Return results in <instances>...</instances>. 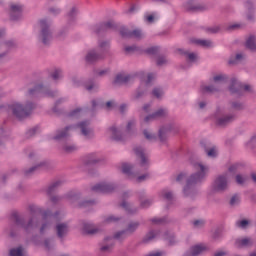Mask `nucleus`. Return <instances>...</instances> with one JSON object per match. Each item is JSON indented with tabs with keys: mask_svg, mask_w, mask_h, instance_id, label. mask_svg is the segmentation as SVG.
<instances>
[{
	"mask_svg": "<svg viewBox=\"0 0 256 256\" xmlns=\"http://www.w3.org/2000/svg\"><path fill=\"white\" fill-rule=\"evenodd\" d=\"M193 168L195 173L190 175V177L186 181V185L183 188L184 197H188L189 199H195L197 197V187L198 183H202L205 181L207 174L209 173V166L196 162L193 164Z\"/></svg>",
	"mask_w": 256,
	"mask_h": 256,
	"instance_id": "1",
	"label": "nucleus"
},
{
	"mask_svg": "<svg viewBox=\"0 0 256 256\" xmlns=\"http://www.w3.org/2000/svg\"><path fill=\"white\" fill-rule=\"evenodd\" d=\"M75 129H79L81 135L85 137V139H91L93 137V129L91 128V123L89 121H82L77 126H66L58 131L54 136L56 141H61V139H67L71 137V133L75 131Z\"/></svg>",
	"mask_w": 256,
	"mask_h": 256,
	"instance_id": "2",
	"label": "nucleus"
},
{
	"mask_svg": "<svg viewBox=\"0 0 256 256\" xmlns=\"http://www.w3.org/2000/svg\"><path fill=\"white\" fill-rule=\"evenodd\" d=\"M0 109L10 111L17 119H25L26 117H29L31 113H33V109H35V103L27 101L23 105L20 102H14L10 105L0 106Z\"/></svg>",
	"mask_w": 256,
	"mask_h": 256,
	"instance_id": "3",
	"label": "nucleus"
},
{
	"mask_svg": "<svg viewBox=\"0 0 256 256\" xmlns=\"http://www.w3.org/2000/svg\"><path fill=\"white\" fill-rule=\"evenodd\" d=\"M40 32L38 34V41L43 45H49L53 39V33L51 32V23L46 19L39 21Z\"/></svg>",
	"mask_w": 256,
	"mask_h": 256,
	"instance_id": "4",
	"label": "nucleus"
},
{
	"mask_svg": "<svg viewBox=\"0 0 256 256\" xmlns=\"http://www.w3.org/2000/svg\"><path fill=\"white\" fill-rule=\"evenodd\" d=\"M229 189V174L218 175L211 184L212 193H225Z\"/></svg>",
	"mask_w": 256,
	"mask_h": 256,
	"instance_id": "5",
	"label": "nucleus"
},
{
	"mask_svg": "<svg viewBox=\"0 0 256 256\" xmlns=\"http://www.w3.org/2000/svg\"><path fill=\"white\" fill-rule=\"evenodd\" d=\"M61 214L59 212L51 213V211H46L42 214V221L40 227V233H45V231H49L51 229V223L53 221H59L61 219Z\"/></svg>",
	"mask_w": 256,
	"mask_h": 256,
	"instance_id": "6",
	"label": "nucleus"
},
{
	"mask_svg": "<svg viewBox=\"0 0 256 256\" xmlns=\"http://www.w3.org/2000/svg\"><path fill=\"white\" fill-rule=\"evenodd\" d=\"M122 171L123 173L128 175V177L132 179V181H135V183H143V181L149 179V173L139 176V172H137V170H135V167H133V165L131 164H123Z\"/></svg>",
	"mask_w": 256,
	"mask_h": 256,
	"instance_id": "7",
	"label": "nucleus"
},
{
	"mask_svg": "<svg viewBox=\"0 0 256 256\" xmlns=\"http://www.w3.org/2000/svg\"><path fill=\"white\" fill-rule=\"evenodd\" d=\"M216 123L220 127H227L230 123H233L237 119V115L234 112L223 113L221 109H218L215 113Z\"/></svg>",
	"mask_w": 256,
	"mask_h": 256,
	"instance_id": "8",
	"label": "nucleus"
},
{
	"mask_svg": "<svg viewBox=\"0 0 256 256\" xmlns=\"http://www.w3.org/2000/svg\"><path fill=\"white\" fill-rule=\"evenodd\" d=\"M226 79L227 77L222 74L214 76L212 79L214 84L209 86L202 84L200 86L201 93H217V91H219V85H221V83H225Z\"/></svg>",
	"mask_w": 256,
	"mask_h": 256,
	"instance_id": "9",
	"label": "nucleus"
},
{
	"mask_svg": "<svg viewBox=\"0 0 256 256\" xmlns=\"http://www.w3.org/2000/svg\"><path fill=\"white\" fill-rule=\"evenodd\" d=\"M18 229H23L26 233L33 231L39 227V218L33 216L29 221L25 222L23 218H16V225Z\"/></svg>",
	"mask_w": 256,
	"mask_h": 256,
	"instance_id": "10",
	"label": "nucleus"
},
{
	"mask_svg": "<svg viewBox=\"0 0 256 256\" xmlns=\"http://www.w3.org/2000/svg\"><path fill=\"white\" fill-rule=\"evenodd\" d=\"M8 13L11 21H20V19H23V4L11 2L9 4Z\"/></svg>",
	"mask_w": 256,
	"mask_h": 256,
	"instance_id": "11",
	"label": "nucleus"
},
{
	"mask_svg": "<svg viewBox=\"0 0 256 256\" xmlns=\"http://www.w3.org/2000/svg\"><path fill=\"white\" fill-rule=\"evenodd\" d=\"M37 93H43L46 97H55V95H57V92H49L42 84H38L28 90L26 97L27 99H33Z\"/></svg>",
	"mask_w": 256,
	"mask_h": 256,
	"instance_id": "12",
	"label": "nucleus"
},
{
	"mask_svg": "<svg viewBox=\"0 0 256 256\" xmlns=\"http://www.w3.org/2000/svg\"><path fill=\"white\" fill-rule=\"evenodd\" d=\"M115 189V185L107 182H101L92 187L94 193H111Z\"/></svg>",
	"mask_w": 256,
	"mask_h": 256,
	"instance_id": "13",
	"label": "nucleus"
},
{
	"mask_svg": "<svg viewBox=\"0 0 256 256\" xmlns=\"http://www.w3.org/2000/svg\"><path fill=\"white\" fill-rule=\"evenodd\" d=\"M15 47V42L12 40H5L0 42V60L5 59L9 54V51Z\"/></svg>",
	"mask_w": 256,
	"mask_h": 256,
	"instance_id": "14",
	"label": "nucleus"
},
{
	"mask_svg": "<svg viewBox=\"0 0 256 256\" xmlns=\"http://www.w3.org/2000/svg\"><path fill=\"white\" fill-rule=\"evenodd\" d=\"M68 198L70 199V203H77L76 206L80 208L91 207V205H95V201L93 200H87L83 202L79 201V196L76 193H70Z\"/></svg>",
	"mask_w": 256,
	"mask_h": 256,
	"instance_id": "15",
	"label": "nucleus"
},
{
	"mask_svg": "<svg viewBox=\"0 0 256 256\" xmlns=\"http://www.w3.org/2000/svg\"><path fill=\"white\" fill-rule=\"evenodd\" d=\"M251 91V86L247 84H242L239 82L237 79L233 78L231 80V86H230V91L231 93H239V91Z\"/></svg>",
	"mask_w": 256,
	"mask_h": 256,
	"instance_id": "16",
	"label": "nucleus"
},
{
	"mask_svg": "<svg viewBox=\"0 0 256 256\" xmlns=\"http://www.w3.org/2000/svg\"><path fill=\"white\" fill-rule=\"evenodd\" d=\"M120 34L122 35V37H133L134 39H143V37H145V34L143 33V31L139 29L129 31L127 30V28H122L120 30Z\"/></svg>",
	"mask_w": 256,
	"mask_h": 256,
	"instance_id": "17",
	"label": "nucleus"
},
{
	"mask_svg": "<svg viewBox=\"0 0 256 256\" xmlns=\"http://www.w3.org/2000/svg\"><path fill=\"white\" fill-rule=\"evenodd\" d=\"M134 153L137 157H139L141 159V167H143V169H147V165H149V158H147V155L145 154V150H143L141 148V146H136L134 148Z\"/></svg>",
	"mask_w": 256,
	"mask_h": 256,
	"instance_id": "18",
	"label": "nucleus"
},
{
	"mask_svg": "<svg viewBox=\"0 0 256 256\" xmlns=\"http://www.w3.org/2000/svg\"><path fill=\"white\" fill-rule=\"evenodd\" d=\"M117 24L113 21L104 22L102 24H97L93 27L94 33H101L103 31H109L111 29H115Z\"/></svg>",
	"mask_w": 256,
	"mask_h": 256,
	"instance_id": "19",
	"label": "nucleus"
},
{
	"mask_svg": "<svg viewBox=\"0 0 256 256\" xmlns=\"http://www.w3.org/2000/svg\"><path fill=\"white\" fill-rule=\"evenodd\" d=\"M168 111L166 108H160L153 114H150L144 118V123H151V121H155V119H161V117H165Z\"/></svg>",
	"mask_w": 256,
	"mask_h": 256,
	"instance_id": "20",
	"label": "nucleus"
},
{
	"mask_svg": "<svg viewBox=\"0 0 256 256\" xmlns=\"http://www.w3.org/2000/svg\"><path fill=\"white\" fill-rule=\"evenodd\" d=\"M178 53L182 55L189 63H197L199 61V54L194 52H189V50L178 49Z\"/></svg>",
	"mask_w": 256,
	"mask_h": 256,
	"instance_id": "21",
	"label": "nucleus"
},
{
	"mask_svg": "<svg viewBox=\"0 0 256 256\" xmlns=\"http://www.w3.org/2000/svg\"><path fill=\"white\" fill-rule=\"evenodd\" d=\"M103 59H105V56L95 49L90 50L86 55L87 63H97V61H103Z\"/></svg>",
	"mask_w": 256,
	"mask_h": 256,
	"instance_id": "22",
	"label": "nucleus"
},
{
	"mask_svg": "<svg viewBox=\"0 0 256 256\" xmlns=\"http://www.w3.org/2000/svg\"><path fill=\"white\" fill-rule=\"evenodd\" d=\"M100 231L101 229L92 223L84 222L82 224V232L84 235H97Z\"/></svg>",
	"mask_w": 256,
	"mask_h": 256,
	"instance_id": "23",
	"label": "nucleus"
},
{
	"mask_svg": "<svg viewBox=\"0 0 256 256\" xmlns=\"http://www.w3.org/2000/svg\"><path fill=\"white\" fill-rule=\"evenodd\" d=\"M205 251H207V246L203 245V244H198L195 246H192L190 248V251L186 252V256H199V255H203V253H205Z\"/></svg>",
	"mask_w": 256,
	"mask_h": 256,
	"instance_id": "24",
	"label": "nucleus"
},
{
	"mask_svg": "<svg viewBox=\"0 0 256 256\" xmlns=\"http://www.w3.org/2000/svg\"><path fill=\"white\" fill-rule=\"evenodd\" d=\"M108 135H110L114 141H123V132L121 131V128L117 126H111L108 129Z\"/></svg>",
	"mask_w": 256,
	"mask_h": 256,
	"instance_id": "25",
	"label": "nucleus"
},
{
	"mask_svg": "<svg viewBox=\"0 0 256 256\" xmlns=\"http://www.w3.org/2000/svg\"><path fill=\"white\" fill-rule=\"evenodd\" d=\"M56 233L59 239H63L69 233V225L67 223L56 224Z\"/></svg>",
	"mask_w": 256,
	"mask_h": 256,
	"instance_id": "26",
	"label": "nucleus"
},
{
	"mask_svg": "<svg viewBox=\"0 0 256 256\" xmlns=\"http://www.w3.org/2000/svg\"><path fill=\"white\" fill-rule=\"evenodd\" d=\"M131 81V75L126 73L117 74L114 79V85H123L125 83H129Z\"/></svg>",
	"mask_w": 256,
	"mask_h": 256,
	"instance_id": "27",
	"label": "nucleus"
},
{
	"mask_svg": "<svg viewBox=\"0 0 256 256\" xmlns=\"http://www.w3.org/2000/svg\"><path fill=\"white\" fill-rule=\"evenodd\" d=\"M109 49H111V44L109 43V41H99L98 42V47H97V52L104 55H107V53H109Z\"/></svg>",
	"mask_w": 256,
	"mask_h": 256,
	"instance_id": "28",
	"label": "nucleus"
},
{
	"mask_svg": "<svg viewBox=\"0 0 256 256\" xmlns=\"http://www.w3.org/2000/svg\"><path fill=\"white\" fill-rule=\"evenodd\" d=\"M141 209H147L153 205V199L145 198V192L139 193Z\"/></svg>",
	"mask_w": 256,
	"mask_h": 256,
	"instance_id": "29",
	"label": "nucleus"
},
{
	"mask_svg": "<svg viewBox=\"0 0 256 256\" xmlns=\"http://www.w3.org/2000/svg\"><path fill=\"white\" fill-rule=\"evenodd\" d=\"M253 243L251 238H240L235 241V246L241 249V247H252Z\"/></svg>",
	"mask_w": 256,
	"mask_h": 256,
	"instance_id": "30",
	"label": "nucleus"
},
{
	"mask_svg": "<svg viewBox=\"0 0 256 256\" xmlns=\"http://www.w3.org/2000/svg\"><path fill=\"white\" fill-rule=\"evenodd\" d=\"M104 243L105 245H103L100 249L103 252H107L113 249V246L115 245V240H113V237H106L104 239Z\"/></svg>",
	"mask_w": 256,
	"mask_h": 256,
	"instance_id": "31",
	"label": "nucleus"
},
{
	"mask_svg": "<svg viewBox=\"0 0 256 256\" xmlns=\"http://www.w3.org/2000/svg\"><path fill=\"white\" fill-rule=\"evenodd\" d=\"M246 49H249L250 51H256V37L253 35H250L246 39Z\"/></svg>",
	"mask_w": 256,
	"mask_h": 256,
	"instance_id": "32",
	"label": "nucleus"
},
{
	"mask_svg": "<svg viewBox=\"0 0 256 256\" xmlns=\"http://www.w3.org/2000/svg\"><path fill=\"white\" fill-rule=\"evenodd\" d=\"M127 237H129V234L127 232V230H121L118 231L114 234V236L112 237L113 241H125V239H127Z\"/></svg>",
	"mask_w": 256,
	"mask_h": 256,
	"instance_id": "33",
	"label": "nucleus"
},
{
	"mask_svg": "<svg viewBox=\"0 0 256 256\" xmlns=\"http://www.w3.org/2000/svg\"><path fill=\"white\" fill-rule=\"evenodd\" d=\"M245 59V55L243 53L236 54L235 57H231L228 61L229 65H237V63H241Z\"/></svg>",
	"mask_w": 256,
	"mask_h": 256,
	"instance_id": "34",
	"label": "nucleus"
},
{
	"mask_svg": "<svg viewBox=\"0 0 256 256\" xmlns=\"http://www.w3.org/2000/svg\"><path fill=\"white\" fill-rule=\"evenodd\" d=\"M143 135L147 141L153 142L157 141V135H155L151 130L145 129L143 130Z\"/></svg>",
	"mask_w": 256,
	"mask_h": 256,
	"instance_id": "35",
	"label": "nucleus"
},
{
	"mask_svg": "<svg viewBox=\"0 0 256 256\" xmlns=\"http://www.w3.org/2000/svg\"><path fill=\"white\" fill-rule=\"evenodd\" d=\"M139 222H131L128 224L126 232L128 235H133L137 229H139Z\"/></svg>",
	"mask_w": 256,
	"mask_h": 256,
	"instance_id": "36",
	"label": "nucleus"
},
{
	"mask_svg": "<svg viewBox=\"0 0 256 256\" xmlns=\"http://www.w3.org/2000/svg\"><path fill=\"white\" fill-rule=\"evenodd\" d=\"M158 234L159 233L155 231L148 232L143 238V243H151V241H153Z\"/></svg>",
	"mask_w": 256,
	"mask_h": 256,
	"instance_id": "37",
	"label": "nucleus"
},
{
	"mask_svg": "<svg viewBox=\"0 0 256 256\" xmlns=\"http://www.w3.org/2000/svg\"><path fill=\"white\" fill-rule=\"evenodd\" d=\"M10 256H25V249L23 247L13 248L9 252Z\"/></svg>",
	"mask_w": 256,
	"mask_h": 256,
	"instance_id": "38",
	"label": "nucleus"
},
{
	"mask_svg": "<svg viewBox=\"0 0 256 256\" xmlns=\"http://www.w3.org/2000/svg\"><path fill=\"white\" fill-rule=\"evenodd\" d=\"M84 109L81 107H76L72 111L69 112L68 116L69 117H81L84 113Z\"/></svg>",
	"mask_w": 256,
	"mask_h": 256,
	"instance_id": "39",
	"label": "nucleus"
},
{
	"mask_svg": "<svg viewBox=\"0 0 256 256\" xmlns=\"http://www.w3.org/2000/svg\"><path fill=\"white\" fill-rule=\"evenodd\" d=\"M162 199H165L166 201H173V199H175V196L173 195V192L169 191V190H163L160 193Z\"/></svg>",
	"mask_w": 256,
	"mask_h": 256,
	"instance_id": "40",
	"label": "nucleus"
},
{
	"mask_svg": "<svg viewBox=\"0 0 256 256\" xmlns=\"http://www.w3.org/2000/svg\"><path fill=\"white\" fill-rule=\"evenodd\" d=\"M247 181H249V176H247L245 174L236 175V183L238 185H245V183H247Z\"/></svg>",
	"mask_w": 256,
	"mask_h": 256,
	"instance_id": "41",
	"label": "nucleus"
},
{
	"mask_svg": "<svg viewBox=\"0 0 256 256\" xmlns=\"http://www.w3.org/2000/svg\"><path fill=\"white\" fill-rule=\"evenodd\" d=\"M62 149L65 153H75L79 148L75 144H65Z\"/></svg>",
	"mask_w": 256,
	"mask_h": 256,
	"instance_id": "42",
	"label": "nucleus"
},
{
	"mask_svg": "<svg viewBox=\"0 0 256 256\" xmlns=\"http://www.w3.org/2000/svg\"><path fill=\"white\" fill-rule=\"evenodd\" d=\"M167 133H169V129L163 127L159 130V139L161 143H165L167 141Z\"/></svg>",
	"mask_w": 256,
	"mask_h": 256,
	"instance_id": "43",
	"label": "nucleus"
},
{
	"mask_svg": "<svg viewBox=\"0 0 256 256\" xmlns=\"http://www.w3.org/2000/svg\"><path fill=\"white\" fill-rule=\"evenodd\" d=\"M196 45H200V47H213V42L211 40H194Z\"/></svg>",
	"mask_w": 256,
	"mask_h": 256,
	"instance_id": "44",
	"label": "nucleus"
},
{
	"mask_svg": "<svg viewBox=\"0 0 256 256\" xmlns=\"http://www.w3.org/2000/svg\"><path fill=\"white\" fill-rule=\"evenodd\" d=\"M62 77H63V70H61V69H56L51 74V78L54 81H59V80H61Z\"/></svg>",
	"mask_w": 256,
	"mask_h": 256,
	"instance_id": "45",
	"label": "nucleus"
},
{
	"mask_svg": "<svg viewBox=\"0 0 256 256\" xmlns=\"http://www.w3.org/2000/svg\"><path fill=\"white\" fill-rule=\"evenodd\" d=\"M204 151L208 157L213 158V157L217 156V148L216 147H211V148L204 147Z\"/></svg>",
	"mask_w": 256,
	"mask_h": 256,
	"instance_id": "46",
	"label": "nucleus"
},
{
	"mask_svg": "<svg viewBox=\"0 0 256 256\" xmlns=\"http://www.w3.org/2000/svg\"><path fill=\"white\" fill-rule=\"evenodd\" d=\"M135 127H136V122L134 120L129 121L126 127V132L129 135H131V133H135Z\"/></svg>",
	"mask_w": 256,
	"mask_h": 256,
	"instance_id": "47",
	"label": "nucleus"
},
{
	"mask_svg": "<svg viewBox=\"0 0 256 256\" xmlns=\"http://www.w3.org/2000/svg\"><path fill=\"white\" fill-rule=\"evenodd\" d=\"M192 225L194 229H203V227H205V220L203 219L194 220L192 221Z\"/></svg>",
	"mask_w": 256,
	"mask_h": 256,
	"instance_id": "48",
	"label": "nucleus"
},
{
	"mask_svg": "<svg viewBox=\"0 0 256 256\" xmlns=\"http://www.w3.org/2000/svg\"><path fill=\"white\" fill-rule=\"evenodd\" d=\"M241 203V196H239L238 194L233 195L230 199V205L232 207H235L237 205H239Z\"/></svg>",
	"mask_w": 256,
	"mask_h": 256,
	"instance_id": "49",
	"label": "nucleus"
},
{
	"mask_svg": "<svg viewBox=\"0 0 256 256\" xmlns=\"http://www.w3.org/2000/svg\"><path fill=\"white\" fill-rule=\"evenodd\" d=\"M60 184L61 182L59 181L52 183L47 189L48 195L55 193V191H57V187H59Z\"/></svg>",
	"mask_w": 256,
	"mask_h": 256,
	"instance_id": "50",
	"label": "nucleus"
},
{
	"mask_svg": "<svg viewBox=\"0 0 256 256\" xmlns=\"http://www.w3.org/2000/svg\"><path fill=\"white\" fill-rule=\"evenodd\" d=\"M43 165H45V163H40V164H38L36 166L31 167L28 170H25L24 173H25L26 176H29V175L35 173V171H37L39 169V167H43Z\"/></svg>",
	"mask_w": 256,
	"mask_h": 256,
	"instance_id": "51",
	"label": "nucleus"
},
{
	"mask_svg": "<svg viewBox=\"0 0 256 256\" xmlns=\"http://www.w3.org/2000/svg\"><path fill=\"white\" fill-rule=\"evenodd\" d=\"M152 95L156 97V99H161V97H163V89L154 88L152 91Z\"/></svg>",
	"mask_w": 256,
	"mask_h": 256,
	"instance_id": "52",
	"label": "nucleus"
},
{
	"mask_svg": "<svg viewBox=\"0 0 256 256\" xmlns=\"http://www.w3.org/2000/svg\"><path fill=\"white\" fill-rule=\"evenodd\" d=\"M121 206L123 207V209H125L126 211H128V213H136L137 212V209H133L131 207V205L127 202H123L121 204Z\"/></svg>",
	"mask_w": 256,
	"mask_h": 256,
	"instance_id": "53",
	"label": "nucleus"
},
{
	"mask_svg": "<svg viewBox=\"0 0 256 256\" xmlns=\"http://www.w3.org/2000/svg\"><path fill=\"white\" fill-rule=\"evenodd\" d=\"M77 13H79V9H77V7H72L68 12L69 19H75V17H77Z\"/></svg>",
	"mask_w": 256,
	"mask_h": 256,
	"instance_id": "54",
	"label": "nucleus"
},
{
	"mask_svg": "<svg viewBox=\"0 0 256 256\" xmlns=\"http://www.w3.org/2000/svg\"><path fill=\"white\" fill-rule=\"evenodd\" d=\"M247 225H249V221L247 220H239L236 222V227L240 229H247Z\"/></svg>",
	"mask_w": 256,
	"mask_h": 256,
	"instance_id": "55",
	"label": "nucleus"
},
{
	"mask_svg": "<svg viewBox=\"0 0 256 256\" xmlns=\"http://www.w3.org/2000/svg\"><path fill=\"white\" fill-rule=\"evenodd\" d=\"M165 239H166V241L169 242V245H174L175 244V236H173L172 233L167 232L165 234Z\"/></svg>",
	"mask_w": 256,
	"mask_h": 256,
	"instance_id": "56",
	"label": "nucleus"
},
{
	"mask_svg": "<svg viewBox=\"0 0 256 256\" xmlns=\"http://www.w3.org/2000/svg\"><path fill=\"white\" fill-rule=\"evenodd\" d=\"M55 245V243L53 242V240L51 239H46L44 241V247L47 251H49L51 249V247H53Z\"/></svg>",
	"mask_w": 256,
	"mask_h": 256,
	"instance_id": "57",
	"label": "nucleus"
},
{
	"mask_svg": "<svg viewBox=\"0 0 256 256\" xmlns=\"http://www.w3.org/2000/svg\"><path fill=\"white\" fill-rule=\"evenodd\" d=\"M230 173H237V171H241V164H233L229 167Z\"/></svg>",
	"mask_w": 256,
	"mask_h": 256,
	"instance_id": "58",
	"label": "nucleus"
},
{
	"mask_svg": "<svg viewBox=\"0 0 256 256\" xmlns=\"http://www.w3.org/2000/svg\"><path fill=\"white\" fill-rule=\"evenodd\" d=\"M145 256H167V254L165 253V251H152Z\"/></svg>",
	"mask_w": 256,
	"mask_h": 256,
	"instance_id": "59",
	"label": "nucleus"
},
{
	"mask_svg": "<svg viewBox=\"0 0 256 256\" xmlns=\"http://www.w3.org/2000/svg\"><path fill=\"white\" fill-rule=\"evenodd\" d=\"M117 221H119V217H115V216H113V215L108 216V217L105 219V223H117Z\"/></svg>",
	"mask_w": 256,
	"mask_h": 256,
	"instance_id": "60",
	"label": "nucleus"
},
{
	"mask_svg": "<svg viewBox=\"0 0 256 256\" xmlns=\"http://www.w3.org/2000/svg\"><path fill=\"white\" fill-rule=\"evenodd\" d=\"M167 63H168V60H167V58H165V57H159V58L157 59V65H159V66H161V65H167Z\"/></svg>",
	"mask_w": 256,
	"mask_h": 256,
	"instance_id": "61",
	"label": "nucleus"
},
{
	"mask_svg": "<svg viewBox=\"0 0 256 256\" xmlns=\"http://www.w3.org/2000/svg\"><path fill=\"white\" fill-rule=\"evenodd\" d=\"M86 89L87 91H93V90L97 91V89H99V86L97 84L92 83V84L86 85Z\"/></svg>",
	"mask_w": 256,
	"mask_h": 256,
	"instance_id": "62",
	"label": "nucleus"
},
{
	"mask_svg": "<svg viewBox=\"0 0 256 256\" xmlns=\"http://www.w3.org/2000/svg\"><path fill=\"white\" fill-rule=\"evenodd\" d=\"M49 13H51V15H59V13H61V9L51 7V8H49Z\"/></svg>",
	"mask_w": 256,
	"mask_h": 256,
	"instance_id": "63",
	"label": "nucleus"
},
{
	"mask_svg": "<svg viewBox=\"0 0 256 256\" xmlns=\"http://www.w3.org/2000/svg\"><path fill=\"white\" fill-rule=\"evenodd\" d=\"M88 163H90V164L99 163V158H97V156L92 154V155H90V159L88 160Z\"/></svg>",
	"mask_w": 256,
	"mask_h": 256,
	"instance_id": "64",
	"label": "nucleus"
}]
</instances>
